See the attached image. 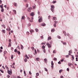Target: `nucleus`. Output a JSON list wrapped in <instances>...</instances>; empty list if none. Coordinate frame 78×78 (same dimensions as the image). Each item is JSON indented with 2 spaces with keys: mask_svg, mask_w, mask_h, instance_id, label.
Returning a JSON list of instances; mask_svg holds the SVG:
<instances>
[{
  "mask_svg": "<svg viewBox=\"0 0 78 78\" xmlns=\"http://www.w3.org/2000/svg\"><path fill=\"white\" fill-rule=\"evenodd\" d=\"M25 16H23L21 19L22 20H23L25 19Z\"/></svg>",
  "mask_w": 78,
  "mask_h": 78,
  "instance_id": "9d476101",
  "label": "nucleus"
},
{
  "mask_svg": "<svg viewBox=\"0 0 78 78\" xmlns=\"http://www.w3.org/2000/svg\"><path fill=\"white\" fill-rule=\"evenodd\" d=\"M38 14L39 15L40 14V12H39V11H38Z\"/></svg>",
  "mask_w": 78,
  "mask_h": 78,
  "instance_id": "680f3d73",
  "label": "nucleus"
},
{
  "mask_svg": "<svg viewBox=\"0 0 78 78\" xmlns=\"http://www.w3.org/2000/svg\"><path fill=\"white\" fill-rule=\"evenodd\" d=\"M21 49H22V50H23V46L21 44Z\"/></svg>",
  "mask_w": 78,
  "mask_h": 78,
  "instance_id": "6ab92c4d",
  "label": "nucleus"
},
{
  "mask_svg": "<svg viewBox=\"0 0 78 78\" xmlns=\"http://www.w3.org/2000/svg\"><path fill=\"white\" fill-rule=\"evenodd\" d=\"M51 10L53 12H54V11H55V10L53 9H55V6L53 5H51Z\"/></svg>",
  "mask_w": 78,
  "mask_h": 78,
  "instance_id": "f257e3e1",
  "label": "nucleus"
},
{
  "mask_svg": "<svg viewBox=\"0 0 78 78\" xmlns=\"http://www.w3.org/2000/svg\"><path fill=\"white\" fill-rule=\"evenodd\" d=\"M54 61H57V58H54L53 59Z\"/></svg>",
  "mask_w": 78,
  "mask_h": 78,
  "instance_id": "5701e85b",
  "label": "nucleus"
},
{
  "mask_svg": "<svg viewBox=\"0 0 78 78\" xmlns=\"http://www.w3.org/2000/svg\"><path fill=\"white\" fill-rule=\"evenodd\" d=\"M42 49H45V47L44 45H43L42 47Z\"/></svg>",
  "mask_w": 78,
  "mask_h": 78,
  "instance_id": "4468645a",
  "label": "nucleus"
},
{
  "mask_svg": "<svg viewBox=\"0 0 78 78\" xmlns=\"http://www.w3.org/2000/svg\"><path fill=\"white\" fill-rule=\"evenodd\" d=\"M30 34H32V33H34V30H30Z\"/></svg>",
  "mask_w": 78,
  "mask_h": 78,
  "instance_id": "423d86ee",
  "label": "nucleus"
},
{
  "mask_svg": "<svg viewBox=\"0 0 78 78\" xmlns=\"http://www.w3.org/2000/svg\"><path fill=\"white\" fill-rule=\"evenodd\" d=\"M51 37L50 36L48 37V40L49 41V40H51Z\"/></svg>",
  "mask_w": 78,
  "mask_h": 78,
  "instance_id": "1a4fd4ad",
  "label": "nucleus"
},
{
  "mask_svg": "<svg viewBox=\"0 0 78 78\" xmlns=\"http://www.w3.org/2000/svg\"><path fill=\"white\" fill-rule=\"evenodd\" d=\"M67 71H69V68H67Z\"/></svg>",
  "mask_w": 78,
  "mask_h": 78,
  "instance_id": "052dcab7",
  "label": "nucleus"
},
{
  "mask_svg": "<svg viewBox=\"0 0 78 78\" xmlns=\"http://www.w3.org/2000/svg\"><path fill=\"white\" fill-rule=\"evenodd\" d=\"M34 13L33 12H32L31 13L30 15L31 16H34Z\"/></svg>",
  "mask_w": 78,
  "mask_h": 78,
  "instance_id": "9b49d317",
  "label": "nucleus"
},
{
  "mask_svg": "<svg viewBox=\"0 0 78 78\" xmlns=\"http://www.w3.org/2000/svg\"><path fill=\"white\" fill-rule=\"evenodd\" d=\"M2 0H0V4H2Z\"/></svg>",
  "mask_w": 78,
  "mask_h": 78,
  "instance_id": "8fccbe9b",
  "label": "nucleus"
},
{
  "mask_svg": "<svg viewBox=\"0 0 78 78\" xmlns=\"http://www.w3.org/2000/svg\"><path fill=\"white\" fill-rule=\"evenodd\" d=\"M0 52H2V50L1 49H0V54L1 53Z\"/></svg>",
  "mask_w": 78,
  "mask_h": 78,
  "instance_id": "69168bd1",
  "label": "nucleus"
},
{
  "mask_svg": "<svg viewBox=\"0 0 78 78\" xmlns=\"http://www.w3.org/2000/svg\"><path fill=\"white\" fill-rule=\"evenodd\" d=\"M44 69H45V71H46V72H47V71H48V70H47V69H46V68H44Z\"/></svg>",
  "mask_w": 78,
  "mask_h": 78,
  "instance_id": "4c0bfd02",
  "label": "nucleus"
},
{
  "mask_svg": "<svg viewBox=\"0 0 78 78\" xmlns=\"http://www.w3.org/2000/svg\"><path fill=\"white\" fill-rule=\"evenodd\" d=\"M9 42H10V43H11V39H9Z\"/></svg>",
  "mask_w": 78,
  "mask_h": 78,
  "instance_id": "e433bc0d",
  "label": "nucleus"
},
{
  "mask_svg": "<svg viewBox=\"0 0 78 78\" xmlns=\"http://www.w3.org/2000/svg\"><path fill=\"white\" fill-rule=\"evenodd\" d=\"M26 7V8H28V4H27Z\"/></svg>",
  "mask_w": 78,
  "mask_h": 78,
  "instance_id": "49530a36",
  "label": "nucleus"
},
{
  "mask_svg": "<svg viewBox=\"0 0 78 78\" xmlns=\"http://www.w3.org/2000/svg\"><path fill=\"white\" fill-rule=\"evenodd\" d=\"M63 45H66V42H63Z\"/></svg>",
  "mask_w": 78,
  "mask_h": 78,
  "instance_id": "58836bf2",
  "label": "nucleus"
},
{
  "mask_svg": "<svg viewBox=\"0 0 78 78\" xmlns=\"http://www.w3.org/2000/svg\"><path fill=\"white\" fill-rule=\"evenodd\" d=\"M54 27H56V25L55 24H54Z\"/></svg>",
  "mask_w": 78,
  "mask_h": 78,
  "instance_id": "a18cd8bd",
  "label": "nucleus"
},
{
  "mask_svg": "<svg viewBox=\"0 0 78 78\" xmlns=\"http://www.w3.org/2000/svg\"><path fill=\"white\" fill-rule=\"evenodd\" d=\"M62 72V70L61 69L59 71V73H61V72Z\"/></svg>",
  "mask_w": 78,
  "mask_h": 78,
  "instance_id": "b1692460",
  "label": "nucleus"
},
{
  "mask_svg": "<svg viewBox=\"0 0 78 78\" xmlns=\"http://www.w3.org/2000/svg\"><path fill=\"white\" fill-rule=\"evenodd\" d=\"M5 67L6 69H7V70H9V68L7 66H5Z\"/></svg>",
  "mask_w": 78,
  "mask_h": 78,
  "instance_id": "412c9836",
  "label": "nucleus"
},
{
  "mask_svg": "<svg viewBox=\"0 0 78 78\" xmlns=\"http://www.w3.org/2000/svg\"><path fill=\"white\" fill-rule=\"evenodd\" d=\"M17 53H18V54L20 55V52L19 51H17Z\"/></svg>",
  "mask_w": 78,
  "mask_h": 78,
  "instance_id": "c9c22d12",
  "label": "nucleus"
},
{
  "mask_svg": "<svg viewBox=\"0 0 78 78\" xmlns=\"http://www.w3.org/2000/svg\"><path fill=\"white\" fill-rule=\"evenodd\" d=\"M56 3V1H53L52 2V3Z\"/></svg>",
  "mask_w": 78,
  "mask_h": 78,
  "instance_id": "37998d69",
  "label": "nucleus"
},
{
  "mask_svg": "<svg viewBox=\"0 0 78 78\" xmlns=\"http://www.w3.org/2000/svg\"><path fill=\"white\" fill-rule=\"evenodd\" d=\"M72 64L71 63H68V66L70 67V66H72Z\"/></svg>",
  "mask_w": 78,
  "mask_h": 78,
  "instance_id": "6e6552de",
  "label": "nucleus"
},
{
  "mask_svg": "<svg viewBox=\"0 0 78 78\" xmlns=\"http://www.w3.org/2000/svg\"><path fill=\"white\" fill-rule=\"evenodd\" d=\"M46 45H47V46L49 48H50V47H51V45H50V44H49V43H47L46 44Z\"/></svg>",
  "mask_w": 78,
  "mask_h": 78,
  "instance_id": "39448f33",
  "label": "nucleus"
},
{
  "mask_svg": "<svg viewBox=\"0 0 78 78\" xmlns=\"http://www.w3.org/2000/svg\"><path fill=\"white\" fill-rule=\"evenodd\" d=\"M24 61H25V62H27V58H25L24 59Z\"/></svg>",
  "mask_w": 78,
  "mask_h": 78,
  "instance_id": "cd10ccee",
  "label": "nucleus"
},
{
  "mask_svg": "<svg viewBox=\"0 0 78 78\" xmlns=\"http://www.w3.org/2000/svg\"><path fill=\"white\" fill-rule=\"evenodd\" d=\"M51 65L52 66H53V65H54V63H53V61H52L51 62Z\"/></svg>",
  "mask_w": 78,
  "mask_h": 78,
  "instance_id": "72a5a7b5",
  "label": "nucleus"
},
{
  "mask_svg": "<svg viewBox=\"0 0 78 78\" xmlns=\"http://www.w3.org/2000/svg\"><path fill=\"white\" fill-rule=\"evenodd\" d=\"M12 11H13V12H14L15 14H16V11L15 10H13Z\"/></svg>",
  "mask_w": 78,
  "mask_h": 78,
  "instance_id": "dca6fc26",
  "label": "nucleus"
},
{
  "mask_svg": "<svg viewBox=\"0 0 78 78\" xmlns=\"http://www.w3.org/2000/svg\"><path fill=\"white\" fill-rule=\"evenodd\" d=\"M71 56H72V60L73 61V59H74V57H73V55H71Z\"/></svg>",
  "mask_w": 78,
  "mask_h": 78,
  "instance_id": "4be33fe9",
  "label": "nucleus"
},
{
  "mask_svg": "<svg viewBox=\"0 0 78 78\" xmlns=\"http://www.w3.org/2000/svg\"><path fill=\"white\" fill-rule=\"evenodd\" d=\"M29 73L30 75H31L32 73H31V71H29Z\"/></svg>",
  "mask_w": 78,
  "mask_h": 78,
  "instance_id": "de8ad7c7",
  "label": "nucleus"
},
{
  "mask_svg": "<svg viewBox=\"0 0 78 78\" xmlns=\"http://www.w3.org/2000/svg\"><path fill=\"white\" fill-rule=\"evenodd\" d=\"M55 23L56 24V23H58V22L57 21H55Z\"/></svg>",
  "mask_w": 78,
  "mask_h": 78,
  "instance_id": "5fc2aeb1",
  "label": "nucleus"
},
{
  "mask_svg": "<svg viewBox=\"0 0 78 78\" xmlns=\"http://www.w3.org/2000/svg\"><path fill=\"white\" fill-rule=\"evenodd\" d=\"M66 58H69V55H67L66 56Z\"/></svg>",
  "mask_w": 78,
  "mask_h": 78,
  "instance_id": "338daca9",
  "label": "nucleus"
},
{
  "mask_svg": "<svg viewBox=\"0 0 78 78\" xmlns=\"http://www.w3.org/2000/svg\"><path fill=\"white\" fill-rule=\"evenodd\" d=\"M61 62H63V61H64V59H62L61 60Z\"/></svg>",
  "mask_w": 78,
  "mask_h": 78,
  "instance_id": "6e6d98bb",
  "label": "nucleus"
},
{
  "mask_svg": "<svg viewBox=\"0 0 78 78\" xmlns=\"http://www.w3.org/2000/svg\"><path fill=\"white\" fill-rule=\"evenodd\" d=\"M63 33L64 34H66V32H65V31H63Z\"/></svg>",
  "mask_w": 78,
  "mask_h": 78,
  "instance_id": "603ef678",
  "label": "nucleus"
},
{
  "mask_svg": "<svg viewBox=\"0 0 78 78\" xmlns=\"http://www.w3.org/2000/svg\"><path fill=\"white\" fill-rule=\"evenodd\" d=\"M2 32H3L4 33H5V30H2Z\"/></svg>",
  "mask_w": 78,
  "mask_h": 78,
  "instance_id": "2f4dec72",
  "label": "nucleus"
},
{
  "mask_svg": "<svg viewBox=\"0 0 78 78\" xmlns=\"http://www.w3.org/2000/svg\"><path fill=\"white\" fill-rule=\"evenodd\" d=\"M35 30L36 32H38L39 31V30L37 29H35Z\"/></svg>",
  "mask_w": 78,
  "mask_h": 78,
  "instance_id": "393cba45",
  "label": "nucleus"
},
{
  "mask_svg": "<svg viewBox=\"0 0 78 78\" xmlns=\"http://www.w3.org/2000/svg\"><path fill=\"white\" fill-rule=\"evenodd\" d=\"M11 57V59H13V58H14V56H13V55H12Z\"/></svg>",
  "mask_w": 78,
  "mask_h": 78,
  "instance_id": "c85d7f7f",
  "label": "nucleus"
},
{
  "mask_svg": "<svg viewBox=\"0 0 78 78\" xmlns=\"http://www.w3.org/2000/svg\"><path fill=\"white\" fill-rule=\"evenodd\" d=\"M17 49H15L14 50V51L15 52H17Z\"/></svg>",
  "mask_w": 78,
  "mask_h": 78,
  "instance_id": "c03bdc74",
  "label": "nucleus"
},
{
  "mask_svg": "<svg viewBox=\"0 0 78 78\" xmlns=\"http://www.w3.org/2000/svg\"><path fill=\"white\" fill-rule=\"evenodd\" d=\"M42 22V17H41L40 18V19H39L38 20V22Z\"/></svg>",
  "mask_w": 78,
  "mask_h": 78,
  "instance_id": "f03ea898",
  "label": "nucleus"
},
{
  "mask_svg": "<svg viewBox=\"0 0 78 78\" xmlns=\"http://www.w3.org/2000/svg\"><path fill=\"white\" fill-rule=\"evenodd\" d=\"M2 27H5V25H4V24L2 25Z\"/></svg>",
  "mask_w": 78,
  "mask_h": 78,
  "instance_id": "864d4df0",
  "label": "nucleus"
},
{
  "mask_svg": "<svg viewBox=\"0 0 78 78\" xmlns=\"http://www.w3.org/2000/svg\"><path fill=\"white\" fill-rule=\"evenodd\" d=\"M17 78H21V77H20L19 76H17Z\"/></svg>",
  "mask_w": 78,
  "mask_h": 78,
  "instance_id": "774afa93",
  "label": "nucleus"
},
{
  "mask_svg": "<svg viewBox=\"0 0 78 78\" xmlns=\"http://www.w3.org/2000/svg\"><path fill=\"white\" fill-rule=\"evenodd\" d=\"M53 53H56V50H54L53 51Z\"/></svg>",
  "mask_w": 78,
  "mask_h": 78,
  "instance_id": "aec40b11",
  "label": "nucleus"
},
{
  "mask_svg": "<svg viewBox=\"0 0 78 78\" xmlns=\"http://www.w3.org/2000/svg\"><path fill=\"white\" fill-rule=\"evenodd\" d=\"M29 21H30V22H33V20H30Z\"/></svg>",
  "mask_w": 78,
  "mask_h": 78,
  "instance_id": "ea45409f",
  "label": "nucleus"
},
{
  "mask_svg": "<svg viewBox=\"0 0 78 78\" xmlns=\"http://www.w3.org/2000/svg\"><path fill=\"white\" fill-rule=\"evenodd\" d=\"M39 58H36V60L37 61H39Z\"/></svg>",
  "mask_w": 78,
  "mask_h": 78,
  "instance_id": "f8f14e48",
  "label": "nucleus"
},
{
  "mask_svg": "<svg viewBox=\"0 0 78 78\" xmlns=\"http://www.w3.org/2000/svg\"><path fill=\"white\" fill-rule=\"evenodd\" d=\"M28 11L29 12H30L31 11V9L30 8H29L28 9Z\"/></svg>",
  "mask_w": 78,
  "mask_h": 78,
  "instance_id": "7c9ffc66",
  "label": "nucleus"
},
{
  "mask_svg": "<svg viewBox=\"0 0 78 78\" xmlns=\"http://www.w3.org/2000/svg\"><path fill=\"white\" fill-rule=\"evenodd\" d=\"M7 72L9 75H11V74H12V71H10L9 70H8Z\"/></svg>",
  "mask_w": 78,
  "mask_h": 78,
  "instance_id": "20e7f679",
  "label": "nucleus"
},
{
  "mask_svg": "<svg viewBox=\"0 0 78 78\" xmlns=\"http://www.w3.org/2000/svg\"><path fill=\"white\" fill-rule=\"evenodd\" d=\"M50 16H48V19H50Z\"/></svg>",
  "mask_w": 78,
  "mask_h": 78,
  "instance_id": "0e129e2a",
  "label": "nucleus"
},
{
  "mask_svg": "<svg viewBox=\"0 0 78 78\" xmlns=\"http://www.w3.org/2000/svg\"><path fill=\"white\" fill-rule=\"evenodd\" d=\"M17 48H18V49H20V48L19 47V46L18 45L17 46Z\"/></svg>",
  "mask_w": 78,
  "mask_h": 78,
  "instance_id": "bf43d9fd",
  "label": "nucleus"
},
{
  "mask_svg": "<svg viewBox=\"0 0 78 78\" xmlns=\"http://www.w3.org/2000/svg\"><path fill=\"white\" fill-rule=\"evenodd\" d=\"M27 35H29V34H30V33L28 32H27Z\"/></svg>",
  "mask_w": 78,
  "mask_h": 78,
  "instance_id": "f704fd0d",
  "label": "nucleus"
},
{
  "mask_svg": "<svg viewBox=\"0 0 78 78\" xmlns=\"http://www.w3.org/2000/svg\"><path fill=\"white\" fill-rule=\"evenodd\" d=\"M4 54H6L7 53V52L6 51H4Z\"/></svg>",
  "mask_w": 78,
  "mask_h": 78,
  "instance_id": "bb28decb",
  "label": "nucleus"
},
{
  "mask_svg": "<svg viewBox=\"0 0 78 78\" xmlns=\"http://www.w3.org/2000/svg\"><path fill=\"white\" fill-rule=\"evenodd\" d=\"M41 44V45H45V43H42Z\"/></svg>",
  "mask_w": 78,
  "mask_h": 78,
  "instance_id": "79ce46f5",
  "label": "nucleus"
},
{
  "mask_svg": "<svg viewBox=\"0 0 78 78\" xmlns=\"http://www.w3.org/2000/svg\"><path fill=\"white\" fill-rule=\"evenodd\" d=\"M0 7H1V9H2L1 10L2 12H3V11H4V10L3 7V6L2 5H0Z\"/></svg>",
  "mask_w": 78,
  "mask_h": 78,
  "instance_id": "7ed1b4c3",
  "label": "nucleus"
},
{
  "mask_svg": "<svg viewBox=\"0 0 78 78\" xmlns=\"http://www.w3.org/2000/svg\"><path fill=\"white\" fill-rule=\"evenodd\" d=\"M58 64H61V62L60 61H59L58 62Z\"/></svg>",
  "mask_w": 78,
  "mask_h": 78,
  "instance_id": "4d7b16f0",
  "label": "nucleus"
},
{
  "mask_svg": "<svg viewBox=\"0 0 78 78\" xmlns=\"http://www.w3.org/2000/svg\"><path fill=\"white\" fill-rule=\"evenodd\" d=\"M36 75L37 76H39V73H36Z\"/></svg>",
  "mask_w": 78,
  "mask_h": 78,
  "instance_id": "473e14b6",
  "label": "nucleus"
},
{
  "mask_svg": "<svg viewBox=\"0 0 78 78\" xmlns=\"http://www.w3.org/2000/svg\"><path fill=\"white\" fill-rule=\"evenodd\" d=\"M14 6H15L16 7V6H17V4L16 3L14 2Z\"/></svg>",
  "mask_w": 78,
  "mask_h": 78,
  "instance_id": "2eb2a0df",
  "label": "nucleus"
},
{
  "mask_svg": "<svg viewBox=\"0 0 78 78\" xmlns=\"http://www.w3.org/2000/svg\"><path fill=\"white\" fill-rule=\"evenodd\" d=\"M45 23H43L41 25V26H42L43 27H44V26H45Z\"/></svg>",
  "mask_w": 78,
  "mask_h": 78,
  "instance_id": "a211bd4d",
  "label": "nucleus"
},
{
  "mask_svg": "<svg viewBox=\"0 0 78 78\" xmlns=\"http://www.w3.org/2000/svg\"><path fill=\"white\" fill-rule=\"evenodd\" d=\"M0 71H1V72L2 73H3V70H2V69H0Z\"/></svg>",
  "mask_w": 78,
  "mask_h": 78,
  "instance_id": "a19ab883",
  "label": "nucleus"
},
{
  "mask_svg": "<svg viewBox=\"0 0 78 78\" xmlns=\"http://www.w3.org/2000/svg\"><path fill=\"white\" fill-rule=\"evenodd\" d=\"M69 53H72V51H69Z\"/></svg>",
  "mask_w": 78,
  "mask_h": 78,
  "instance_id": "09e8293b",
  "label": "nucleus"
},
{
  "mask_svg": "<svg viewBox=\"0 0 78 78\" xmlns=\"http://www.w3.org/2000/svg\"><path fill=\"white\" fill-rule=\"evenodd\" d=\"M58 39H61V37H60L59 36H58Z\"/></svg>",
  "mask_w": 78,
  "mask_h": 78,
  "instance_id": "3c124183",
  "label": "nucleus"
},
{
  "mask_svg": "<svg viewBox=\"0 0 78 78\" xmlns=\"http://www.w3.org/2000/svg\"><path fill=\"white\" fill-rule=\"evenodd\" d=\"M4 7H5V8H6V5H4Z\"/></svg>",
  "mask_w": 78,
  "mask_h": 78,
  "instance_id": "e2e57ef3",
  "label": "nucleus"
},
{
  "mask_svg": "<svg viewBox=\"0 0 78 78\" xmlns=\"http://www.w3.org/2000/svg\"><path fill=\"white\" fill-rule=\"evenodd\" d=\"M44 61L45 62H47V58H45L44 59Z\"/></svg>",
  "mask_w": 78,
  "mask_h": 78,
  "instance_id": "a878e982",
  "label": "nucleus"
},
{
  "mask_svg": "<svg viewBox=\"0 0 78 78\" xmlns=\"http://www.w3.org/2000/svg\"><path fill=\"white\" fill-rule=\"evenodd\" d=\"M31 48L32 49V50H34V47H32Z\"/></svg>",
  "mask_w": 78,
  "mask_h": 78,
  "instance_id": "13d9d810",
  "label": "nucleus"
},
{
  "mask_svg": "<svg viewBox=\"0 0 78 78\" xmlns=\"http://www.w3.org/2000/svg\"><path fill=\"white\" fill-rule=\"evenodd\" d=\"M43 50V51H44V53H46V51H45V49H44Z\"/></svg>",
  "mask_w": 78,
  "mask_h": 78,
  "instance_id": "c756f323",
  "label": "nucleus"
},
{
  "mask_svg": "<svg viewBox=\"0 0 78 78\" xmlns=\"http://www.w3.org/2000/svg\"><path fill=\"white\" fill-rule=\"evenodd\" d=\"M55 31V29H53L51 30V32L52 33H53Z\"/></svg>",
  "mask_w": 78,
  "mask_h": 78,
  "instance_id": "f3484780",
  "label": "nucleus"
},
{
  "mask_svg": "<svg viewBox=\"0 0 78 78\" xmlns=\"http://www.w3.org/2000/svg\"><path fill=\"white\" fill-rule=\"evenodd\" d=\"M11 43L9 42V45L8 46V47H11Z\"/></svg>",
  "mask_w": 78,
  "mask_h": 78,
  "instance_id": "0eeeda50",
  "label": "nucleus"
},
{
  "mask_svg": "<svg viewBox=\"0 0 78 78\" xmlns=\"http://www.w3.org/2000/svg\"><path fill=\"white\" fill-rule=\"evenodd\" d=\"M53 20H57L56 17H54L53 18Z\"/></svg>",
  "mask_w": 78,
  "mask_h": 78,
  "instance_id": "ddd939ff",
  "label": "nucleus"
}]
</instances>
